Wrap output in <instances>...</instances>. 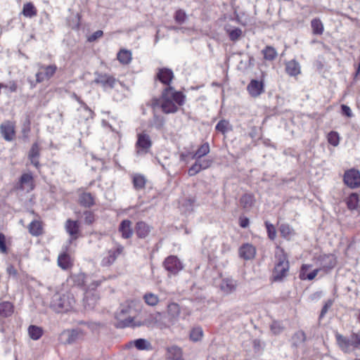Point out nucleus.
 <instances>
[{
	"instance_id": "f257e3e1",
	"label": "nucleus",
	"mask_w": 360,
	"mask_h": 360,
	"mask_svg": "<svg viewBox=\"0 0 360 360\" xmlns=\"http://www.w3.org/2000/svg\"><path fill=\"white\" fill-rule=\"evenodd\" d=\"M181 318L180 306L177 303L171 302L167 304L165 314L160 312L151 314L143 321L142 325L148 327H156L162 330L174 326Z\"/></svg>"
},
{
	"instance_id": "f03ea898",
	"label": "nucleus",
	"mask_w": 360,
	"mask_h": 360,
	"mask_svg": "<svg viewBox=\"0 0 360 360\" xmlns=\"http://www.w3.org/2000/svg\"><path fill=\"white\" fill-rule=\"evenodd\" d=\"M185 96L180 91H176L173 87L165 88L160 98H154L151 100L150 105L155 110L161 108L165 114L175 113L178 111V105L184 103Z\"/></svg>"
},
{
	"instance_id": "7ed1b4c3",
	"label": "nucleus",
	"mask_w": 360,
	"mask_h": 360,
	"mask_svg": "<svg viewBox=\"0 0 360 360\" xmlns=\"http://www.w3.org/2000/svg\"><path fill=\"white\" fill-rule=\"evenodd\" d=\"M276 264L272 274L274 281H282L288 276L289 271V262L283 248L277 246L275 250Z\"/></svg>"
},
{
	"instance_id": "20e7f679",
	"label": "nucleus",
	"mask_w": 360,
	"mask_h": 360,
	"mask_svg": "<svg viewBox=\"0 0 360 360\" xmlns=\"http://www.w3.org/2000/svg\"><path fill=\"white\" fill-rule=\"evenodd\" d=\"M75 299L74 295L67 292L65 293H56L51 299L50 307L57 313L67 312L74 308Z\"/></svg>"
},
{
	"instance_id": "39448f33",
	"label": "nucleus",
	"mask_w": 360,
	"mask_h": 360,
	"mask_svg": "<svg viewBox=\"0 0 360 360\" xmlns=\"http://www.w3.org/2000/svg\"><path fill=\"white\" fill-rule=\"evenodd\" d=\"M133 309L131 307L121 306L115 314L117 319L116 326L117 328H125L129 326H140L141 323H134Z\"/></svg>"
},
{
	"instance_id": "423d86ee",
	"label": "nucleus",
	"mask_w": 360,
	"mask_h": 360,
	"mask_svg": "<svg viewBox=\"0 0 360 360\" xmlns=\"http://www.w3.org/2000/svg\"><path fill=\"white\" fill-rule=\"evenodd\" d=\"M337 342L344 352L349 353L360 347V335L352 333L348 339L340 334L335 335Z\"/></svg>"
},
{
	"instance_id": "0eeeda50",
	"label": "nucleus",
	"mask_w": 360,
	"mask_h": 360,
	"mask_svg": "<svg viewBox=\"0 0 360 360\" xmlns=\"http://www.w3.org/2000/svg\"><path fill=\"white\" fill-rule=\"evenodd\" d=\"M124 255V246L116 243L112 248L103 254L101 264L103 266H110L115 263L120 256Z\"/></svg>"
},
{
	"instance_id": "6e6552de",
	"label": "nucleus",
	"mask_w": 360,
	"mask_h": 360,
	"mask_svg": "<svg viewBox=\"0 0 360 360\" xmlns=\"http://www.w3.org/2000/svg\"><path fill=\"white\" fill-rule=\"evenodd\" d=\"M163 265L165 269L172 275L177 274L184 268V265L180 259L174 255L167 257L165 259Z\"/></svg>"
},
{
	"instance_id": "1a4fd4ad",
	"label": "nucleus",
	"mask_w": 360,
	"mask_h": 360,
	"mask_svg": "<svg viewBox=\"0 0 360 360\" xmlns=\"http://www.w3.org/2000/svg\"><path fill=\"white\" fill-rule=\"evenodd\" d=\"M344 183L351 188L360 186V172L355 169L347 170L343 176Z\"/></svg>"
},
{
	"instance_id": "9d476101",
	"label": "nucleus",
	"mask_w": 360,
	"mask_h": 360,
	"mask_svg": "<svg viewBox=\"0 0 360 360\" xmlns=\"http://www.w3.org/2000/svg\"><path fill=\"white\" fill-rule=\"evenodd\" d=\"M57 70L56 65L47 66L40 65L39 70L36 73L37 82L40 83L51 78Z\"/></svg>"
},
{
	"instance_id": "9b49d317",
	"label": "nucleus",
	"mask_w": 360,
	"mask_h": 360,
	"mask_svg": "<svg viewBox=\"0 0 360 360\" xmlns=\"http://www.w3.org/2000/svg\"><path fill=\"white\" fill-rule=\"evenodd\" d=\"M194 160H195V163L188 169V174L191 176L197 174L201 170L209 168L212 164V160L210 158L202 159V158Z\"/></svg>"
},
{
	"instance_id": "f8f14e48",
	"label": "nucleus",
	"mask_w": 360,
	"mask_h": 360,
	"mask_svg": "<svg viewBox=\"0 0 360 360\" xmlns=\"http://www.w3.org/2000/svg\"><path fill=\"white\" fill-rule=\"evenodd\" d=\"M83 337V333L80 329L64 330L60 334V339L64 344H72Z\"/></svg>"
},
{
	"instance_id": "ddd939ff",
	"label": "nucleus",
	"mask_w": 360,
	"mask_h": 360,
	"mask_svg": "<svg viewBox=\"0 0 360 360\" xmlns=\"http://www.w3.org/2000/svg\"><path fill=\"white\" fill-rule=\"evenodd\" d=\"M237 286L238 282L236 280L232 278H224L219 284V289L224 295H228L234 292Z\"/></svg>"
},
{
	"instance_id": "4468645a",
	"label": "nucleus",
	"mask_w": 360,
	"mask_h": 360,
	"mask_svg": "<svg viewBox=\"0 0 360 360\" xmlns=\"http://www.w3.org/2000/svg\"><path fill=\"white\" fill-rule=\"evenodd\" d=\"M1 134L5 140L12 141L15 135V125L10 121L4 122L0 127Z\"/></svg>"
},
{
	"instance_id": "2eb2a0df",
	"label": "nucleus",
	"mask_w": 360,
	"mask_h": 360,
	"mask_svg": "<svg viewBox=\"0 0 360 360\" xmlns=\"http://www.w3.org/2000/svg\"><path fill=\"white\" fill-rule=\"evenodd\" d=\"M238 254L240 257L243 259L250 260L255 257L256 248L252 244L245 243L240 247Z\"/></svg>"
},
{
	"instance_id": "dca6fc26",
	"label": "nucleus",
	"mask_w": 360,
	"mask_h": 360,
	"mask_svg": "<svg viewBox=\"0 0 360 360\" xmlns=\"http://www.w3.org/2000/svg\"><path fill=\"white\" fill-rule=\"evenodd\" d=\"M117 80L113 77L106 74H98L94 81V83L101 85L105 89L113 88Z\"/></svg>"
},
{
	"instance_id": "f3484780",
	"label": "nucleus",
	"mask_w": 360,
	"mask_h": 360,
	"mask_svg": "<svg viewBox=\"0 0 360 360\" xmlns=\"http://www.w3.org/2000/svg\"><path fill=\"white\" fill-rule=\"evenodd\" d=\"M152 142L149 135L142 133L138 134V140L136 142V147L139 149L137 153H140V150H143L145 153L150 148Z\"/></svg>"
},
{
	"instance_id": "a211bd4d",
	"label": "nucleus",
	"mask_w": 360,
	"mask_h": 360,
	"mask_svg": "<svg viewBox=\"0 0 360 360\" xmlns=\"http://www.w3.org/2000/svg\"><path fill=\"white\" fill-rule=\"evenodd\" d=\"M98 296L96 292L88 291L85 293L83 299L84 307L86 309H92L96 305Z\"/></svg>"
},
{
	"instance_id": "6ab92c4d",
	"label": "nucleus",
	"mask_w": 360,
	"mask_h": 360,
	"mask_svg": "<svg viewBox=\"0 0 360 360\" xmlns=\"http://www.w3.org/2000/svg\"><path fill=\"white\" fill-rule=\"evenodd\" d=\"M65 229L71 236L70 243H71L72 240L77 238L79 229V225L77 221L68 219L65 223Z\"/></svg>"
},
{
	"instance_id": "aec40b11",
	"label": "nucleus",
	"mask_w": 360,
	"mask_h": 360,
	"mask_svg": "<svg viewBox=\"0 0 360 360\" xmlns=\"http://www.w3.org/2000/svg\"><path fill=\"white\" fill-rule=\"evenodd\" d=\"M248 91L252 96L257 97L264 91V84L262 82L252 79L248 86Z\"/></svg>"
},
{
	"instance_id": "412c9836",
	"label": "nucleus",
	"mask_w": 360,
	"mask_h": 360,
	"mask_svg": "<svg viewBox=\"0 0 360 360\" xmlns=\"http://www.w3.org/2000/svg\"><path fill=\"white\" fill-rule=\"evenodd\" d=\"M40 156V148L39 144L37 143H34L32 144L29 154L28 158L32 165L34 167H38L39 165V158Z\"/></svg>"
},
{
	"instance_id": "4be33fe9",
	"label": "nucleus",
	"mask_w": 360,
	"mask_h": 360,
	"mask_svg": "<svg viewBox=\"0 0 360 360\" xmlns=\"http://www.w3.org/2000/svg\"><path fill=\"white\" fill-rule=\"evenodd\" d=\"M157 77L162 83L169 85L174 77V74L170 69L161 68L159 70Z\"/></svg>"
},
{
	"instance_id": "5701e85b",
	"label": "nucleus",
	"mask_w": 360,
	"mask_h": 360,
	"mask_svg": "<svg viewBox=\"0 0 360 360\" xmlns=\"http://www.w3.org/2000/svg\"><path fill=\"white\" fill-rule=\"evenodd\" d=\"M131 222L128 219L123 220L119 226V231L122 234V237L125 239L131 238L133 235V231L131 227Z\"/></svg>"
},
{
	"instance_id": "b1692460",
	"label": "nucleus",
	"mask_w": 360,
	"mask_h": 360,
	"mask_svg": "<svg viewBox=\"0 0 360 360\" xmlns=\"http://www.w3.org/2000/svg\"><path fill=\"white\" fill-rule=\"evenodd\" d=\"M285 71L290 76H297L300 73V63L295 59L285 63Z\"/></svg>"
},
{
	"instance_id": "393cba45",
	"label": "nucleus",
	"mask_w": 360,
	"mask_h": 360,
	"mask_svg": "<svg viewBox=\"0 0 360 360\" xmlns=\"http://www.w3.org/2000/svg\"><path fill=\"white\" fill-rule=\"evenodd\" d=\"M20 187L21 189H33V176L30 173L23 174L20 179Z\"/></svg>"
},
{
	"instance_id": "a878e982",
	"label": "nucleus",
	"mask_w": 360,
	"mask_h": 360,
	"mask_svg": "<svg viewBox=\"0 0 360 360\" xmlns=\"http://www.w3.org/2000/svg\"><path fill=\"white\" fill-rule=\"evenodd\" d=\"M150 231V226L143 221H139L136 225V233L139 238H146Z\"/></svg>"
},
{
	"instance_id": "bb28decb",
	"label": "nucleus",
	"mask_w": 360,
	"mask_h": 360,
	"mask_svg": "<svg viewBox=\"0 0 360 360\" xmlns=\"http://www.w3.org/2000/svg\"><path fill=\"white\" fill-rule=\"evenodd\" d=\"M13 313V305L10 302L0 303V316L3 318L8 317Z\"/></svg>"
},
{
	"instance_id": "cd10ccee",
	"label": "nucleus",
	"mask_w": 360,
	"mask_h": 360,
	"mask_svg": "<svg viewBox=\"0 0 360 360\" xmlns=\"http://www.w3.org/2000/svg\"><path fill=\"white\" fill-rule=\"evenodd\" d=\"M240 203L243 209L248 210L253 206L255 198L252 194L245 193L241 196Z\"/></svg>"
},
{
	"instance_id": "c85d7f7f",
	"label": "nucleus",
	"mask_w": 360,
	"mask_h": 360,
	"mask_svg": "<svg viewBox=\"0 0 360 360\" xmlns=\"http://www.w3.org/2000/svg\"><path fill=\"white\" fill-rule=\"evenodd\" d=\"M346 203L349 210H356L359 205V195L356 193H351L347 198Z\"/></svg>"
},
{
	"instance_id": "c756f323",
	"label": "nucleus",
	"mask_w": 360,
	"mask_h": 360,
	"mask_svg": "<svg viewBox=\"0 0 360 360\" xmlns=\"http://www.w3.org/2000/svg\"><path fill=\"white\" fill-rule=\"evenodd\" d=\"M309 265H302L300 273V278L302 279H307L309 281H311L317 276L318 272L319 271V269H314L312 271L307 274V271L309 269Z\"/></svg>"
},
{
	"instance_id": "7c9ffc66",
	"label": "nucleus",
	"mask_w": 360,
	"mask_h": 360,
	"mask_svg": "<svg viewBox=\"0 0 360 360\" xmlns=\"http://www.w3.org/2000/svg\"><path fill=\"white\" fill-rule=\"evenodd\" d=\"M210 145L208 143L202 144L198 150L192 154V159L202 158L210 153Z\"/></svg>"
},
{
	"instance_id": "2f4dec72",
	"label": "nucleus",
	"mask_w": 360,
	"mask_h": 360,
	"mask_svg": "<svg viewBox=\"0 0 360 360\" xmlns=\"http://www.w3.org/2000/svg\"><path fill=\"white\" fill-rule=\"evenodd\" d=\"M58 264L63 269H68L71 266L70 257L66 252H63L58 256Z\"/></svg>"
},
{
	"instance_id": "473e14b6",
	"label": "nucleus",
	"mask_w": 360,
	"mask_h": 360,
	"mask_svg": "<svg viewBox=\"0 0 360 360\" xmlns=\"http://www.w3.org/2000/svg\"><path fill=\"white\" fill-rule=\"evenodd\" d=\"M117 60L124 65L129 64L131 59V52L126 49L120 50L117 56Z\"/></svg>"
},
{
	"instance_id": "72a5a7b5",
	"label": "nucleus",
	"mask_w": 360,
	"mask_h": 360,
	"mask_svg": "<svg viewBox=\"0 0 360 360\" xmlns=\"http://www.w3.org/2000/svg\"><path fill=\"white\" fill-rule=\"evenodd\" d=\"M79 200V203L86 207H90L94 204V198L89 193H82Z\"/></svg>"
},
{
	"instance_id": "f704fd0d",
	"label": "nucleus",
	"mask_w": 360,
	"mask_h": 360,
	"mask_svg": "<svg viewBox=\"0 0 360 360\" xmlns=\"http://www.w3.org/2000/svg\"><path fill=\"white\" fill-rule=\"evenodd\" d=\"M28 333L30 338L34 340H37L41 337L43 334V330L39 326L31 325L28 328Z\"/></svg>"
},
{
	"instance_id": "c9c22d12",
	"label": "nucleus",
	"mask_w": 360,
	"mask_h": 360,
	"mask_svg": "<svg viewBox=\"0 0 360 360\" xmlns=\"http://www.w3.org/2000/svg\"><path fill=\"white\" fill-rule=\"evenodd\" d=\"M321 264L325 269H331L335 265V259L332 255H326L321 257Z\"/></svg>"
},
{
	"instance_id": "e433bc0d",
	"label": "nucleus",
	"mask_w": 360,
	"mask_h": 360,
	"mask_svg": "<svg viewBox=\"0 0 360 360\" xmlns=\"http://www.w3.org/2000/svg\"><path fill=\"white\" fill-rule=\"evenodd\" d=\"M262 53L264 56V58L266 60H274L277 56V51L271 46H266V48L262 51Z\"/></svg>"
},
{
	"instance_id": "4c0bfd02",
	"label": "nucleus",
	"mask_w": 360,
	"mask_h": 360,
	"mask_svg": "<svg viewBox=\"0 0 360 360\" xmlns=\"http://www.w3.org/2000/svg\"><path fill=\"white\" fill-rule=\"evenodd\" d=\"M133 343L139 350H150L152 349L150 342L143 338L135 340Z\"/></svg>"
},
{
	"instance_id": "58836bf2",
	"label": "nucleus",
	"mask_w": 360,
	"mask_h": 360,
	"mask_svg": "<svg viewBox=\"0 0 360 360\" xmlns=\"http://www.w3.org/2000/svg\"><path fill=\"white\" fill-rule=\"evenodd\" d=\"M306 340V335L302 331L296 332L292 337V344L295 347H298Z\"/></svg>"
},
{
	"instance_id": "ea45409f",
	"label": "nucleus",
	"mask_w": 360,
	"mask_h": 360,
	"mask_svg": "<svg viewBox=\"0 0 360 360\" xmlns=\"http://www.w3.org/2000/svg\"><path fill=\"white\" fill-rule=\"evenodd\" d=\"M143 300L148 305L151 307L156 306L160 301L158 296L152 292H146L143 295Z\"/></svg>"
},
{
	"instance_id": "a19ab883",
	"label": "nucleus",
	"mask_w": 360,
	"mask_h": 360,
	"mask_svg": "<svg viewBox=\"0 0 360 360\" xmlns=\"http://www.w3.org/2000/svg\"><path fill=\"white\" fill-rule=\"evenodd\" d=\"M78 110L83 120H88L93 118L94 112L84 103H82V106Z\"/></svg>"
},
{
	"instance_id": "79ce46f5",
	"label": "nucleus",
	"mask_w": 360,
	"mask_h": 360,
	"mask_svg": "<svg viewBox=\"0 0 360 360\" xmlns=\"http://www.w3.org/2000/svg\"><path fill=\"white\" fill-rule=\"evenodd\" d=\"M28 229H29V232L32 236H39L42 233L41 224L39 221H37V220L32 221L30 224Z\"/></svg>"
},
{
	"instance_id": "37998d69",
	"label": "nucleus",
	"mask_w": 360,
	"mask_h": 360,
	"mask_svg": "<svg viewBox=\"0 0 360 360\" xmlns=\"http://www.w3.org/2000/svg\"><path fill=\"white\" fill-rule=\"evenodd\" d=\"M146 180L143 175L135 174L133 176V184L136 189L139 190L145 187Z\"/></svg>"
},
{
	"instance_id": "c03bdc74",
	"label": "nucleus",
	"mask_w": 360,
	"mask_h": 360,
	"mask_svg": "<svg viewBox=\"0 0 360 360\" xmlns=\"http://www.w3.org/2000/svg\"><path fill=\"white\" fill-rule=\"evenodd\" d=\"M311 26L312 28V32L314 34H321L323 33V25L319 19H313L311 22Z\"/></svg>"
},
{
	"instance_id": "a18cd8bd",
	"label": "nucleus",
	"mask_w": 360,
	"mask_h": 360,
	"mask_svg": "<svg viewBox=\"0 0 360 360\" xmlns=\"http://www.w3.org/2000/svg\"><path fill=\"white\" fill-rule=\"evenodd\" d=\"M22 13L23 15L28 18H32L37 15V11L32 3L24 4Z\"/></svg>"
},
{
	"instance_id": "49530a36",
	"label": "nucleus",
	"mask_w": 360,
	"mask_h": 360,
	"mask_svg": "<svg viewBox=\"0 0 360 360\" xmlns=\"http://www.w3.org/2000/svg\"><path fill=\"white\" fill-rule=\"evenodd\" d=\"M165 124V119L162 116L154 114L150 125L157 129H161Z\"/></svg>"
},
{
	"instance_id": "de8ad7c7",
	"label": "nucleus",
	"mask_w": 360,
	"mask_h": 360,
	"mask_svg": "<svg viewBox=\"0 0 360 360\" xmlns=\"http://www.w3.org/2000/svg\"><path fill=\"white\" fill-rule=\"evenodd\" d=\"M202 335L203 331L200 327L193 328L190 333V338L194 342L200 340Z\"/></svg>"
},
{
	"instance_id": "09e8293b",
	"label": "nucleus",
	"mask_w": 360,
	"mask_h": 360,
	"mask_svg": "<svg viewBox=\"0 0 360 360\" xmlns=\"http://www.w3.org/2000/svg\"><path fill=\"white\" fill-rule=\"evenodd\" d=\"M281 235L284 238H290L292 235L291 227L287 224H282L279 226Z\"/></svg>"
},
{
	"instance_id": "8fccbe9b",
	"label": "nucleus",
	"mask_w": 360,
	"mask_h": 360,
	"mask_svg": "<svg viewBox=\"0 0 360 360\" xmlns=\"http://www.w3.org/2000/svg\"><path fill=\"white\" fill-rule=\"evenodd\" d=\"M328 141L333 146H337L339 144L340 137L336 131H330L328 134Z\"/></svg>"
},
{
	"instance_id": "3c124183",
	"label": "nucleus",
	"mask_w": 360,
	"mask_h": 360,
	"mask_svg": "<svg viewBox=\"0 0 360 360\" xmlns=\"http://www.w3.org/2000/svg\"><path fill=\"white\" fill-rule=\"evenodd\" d=\"M229 127V122L227 120H220L215 127L217 131L225 134L227 132Z\"/></svg>"
},
{
	"instance_id": "603ef678",
	"label": "nucleus",
	"mask_w": 360,
	"mask_h": 360,
	"mask_svg": "<svg viewBox=\"0 0 360 360\" xmlns=\"http://www.w3.org/2000/svg\"><path fill=\"white\" fill-rule=\"evenodd\" d=\"M194 205V200L191 198H188L184 200L181 203V207L184 212H189L193 210V207Z\"/></svg>"
},
{
	"instance_id": "864d4df0",
	"label": "nucleus",
	"mask_w": 360,
	"mask_h": 360,
	"mask_svg": "<svg viewBox=\"0 0 360 360\" xmlns=\"http://www.w3.org/2000/svg\"><path fill=\"white\" fill-rule=\"evenodd\" d=\"M186 18V14L183 10L179 9L176 11L175 15H174V20L177 23L183 24L185 22Z\"/></svg>"
},
{
	"instance_id": "5fc2aeb1",
	"label": "nucleus",
	"mask_w": 360,
	"mask_h": 360,
	"mask_svg": "<svg viewBox=\"0 0 360 360\" xmlns=\"http://www.w3.org/2000/svg\"><path fill=\"white\" fill-rule=\"evenodd\" d=\"M229 38L232 41L238 40L242 34V31L239 28H235L233 30H227Z\"/></svg>"
},
{
	"instance_id": "6e6d98bb",
	"label": "nucleus",
	"mask_w": 360,
	"mask_h": 360,
	"mask_svg": "<svg viewBox=\"0 0 360 360\" xmlns=\"http://www.w3.org/2000/svg\"><path fill=\"white\" fill-rule=\"evenodd\" d=\"M265 224L269 238L271 240H274L276 236V232L274 226L272 224H269V222H266Z\"/></svg>"
},
{
	"instance_id": "4d7b16f0",
	"label": "nucleus",
	"mask_w": 360,
	"mask_h": 360,
	"mask_svg": "<svg viewBox=\"0 0 360 360\" xmlns=\"http://www.w3.org/2000/svg\"><path fill=\"white\" fill-rule=\"evenodd\" d=\"M333 304V300H328L325 302L320 314V318H323L325 316V314L328 312V309L332 307Z\"/></svg>"
},
{
	"instance_id": "13d9d810",
	"label": "nucleus",
	"mask_w": 360,
	"mask_h": 360,
	"mask_svg": "<svg viewBox=\"0 0 360 360\" xmlns=\"http://www.w3.org/2000/svg\"><path fill=\"white\" fill-rule=\"evenodd\" d=\"M283 330V327L279 322L274 321L271 325V330L274 334H279Z\"/></svg>"
},
{
	"instance_id": "bf43d9fd",
	"label": "nucleus",
	"mask_w": 360,
	"mask_h": 360,
	"mask_svg": "<svg viewBox=\"0 0 360 360\" xmlns=\"http://www.w3.org/2000/svg\"><path fill=\"white\" fill-rule=\"evenodd\" d=\"M84 221L87 224H91L94 221V214L90 211H86L84 212Z\"/></svg>"
},
{
	"instance_id": "052dcab7",
	"label": "nucleus",
	"mask_w": 360,
	"mask_h": 360,
	"mask_svg": "<svg viewBox=\"0 0 360 360\" xmlns=\"http://www.w3.org/2000/svg\"><path fill=\"white\" fill-rule=\"evenodd\" d=\"M0 251L2 253L7 252L5 236L1 233H0Z\"/></svg>"
},
{
	"instance_id": "680f3d73",
	"label": "nucleus",
	"mask_w": 360,
	"mask_h": 360,
	"mask_svg": "<svg viewBox=\"0 0 360 360\" xmlns=\"http://www.w3.org/2000/svg\"><path fill=\"white\" fill-rule=\"evenodd\" d=\"M341 110H342V114L348 117H352L353 116L351 108L347 106V105H341Z\"/></svg>"
},
{
	"instance_id": "e2e57ef3",
	"label": "nucleus",
	"mask_w": 360,
	"mask_h": 360,
	"mask_svg": "<svg viewBox=\"0 0 360 360\" xmlns=\"http://www.w3.org/2000/svg\"><path fill=\"white\" fill-rule=\"evenodd\" d=\"M103 34V31L101 30H97L95 32H94L89 38H88V40L89 41H94L95 40H96L97 39L101 37Z\"/></svg>"
},
{
	"instance_id": "0e129e2a",
	"label": "nucleus",
	"mask_w": 360,
	"mask_h": 360,
	"mask_svg": "<svg viewBox=\"0 0 360 360\" xmlns=\"http://www.w3.org/2000/svg\"><path fill=\"white\" fill-rule=\"evenodd\" d=\"M169 352L173 353L176 356V358H180V356L181 354V350L179 347H178L176 346H173L169 349Z\"/></svg>"
},
{
	"instance_id": "69168bd1",
	"label": "nucleus",
	"mask_w": 360,
	"mask_h": 360,
	"mask_svg": "<svg viewBox=\"0 0 360 360\" xmlns=\"http://www.w3.org/2000/svg\"><path fill=\"white\" fill-rule=\"evenodd\" d=\"M239 224L242 228H247L250 224L249 219L247 217H240Z\"/></svg>"
},
{
	"instance_id": "338daca9",
	"label": "nucleus",
	"mask_w": 360,
	"mask_h": 360,
	"mask_svg": "<svg viewBox=\"0 0 360 360\" xmlns=\"http://www.w3.org/2000/svg\"><path fill=\"white\" fill-rule=\"evenodd\" d=\"M7 273L10 276H17V270L15 269V267L13 265H10L7 267Z\"/></svg>"
},
{
	"instance_id": "774afa93",
	"label": "nucleus",
	"mask_w": 360,
	"mask_h": 360,
	"mask_svg": "<svg viewBox=\"0 0 360 360\" xmlns=\"http://www.w3.org/2000/svg\"><path fill=\"white\" fill-rule=\"evenodd\" d=\"M10 90L12 91V92H15L17 90V85L15 84H13L11 86H10Z\"/></svg>"
}]
</instances>
